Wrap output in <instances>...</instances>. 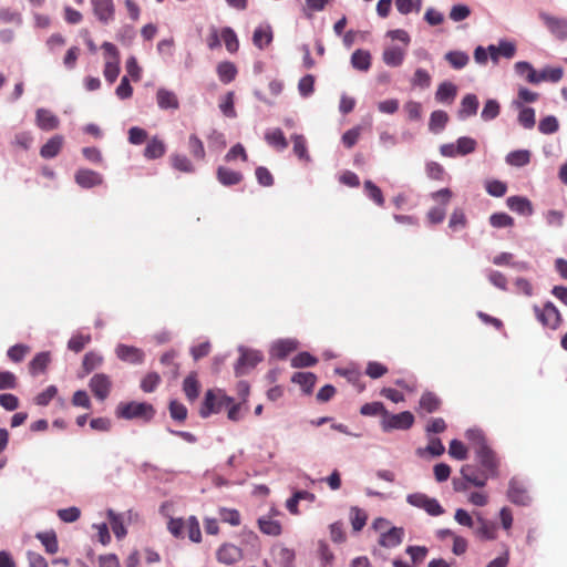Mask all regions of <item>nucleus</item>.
I'll list each match as a JSON object with an SVG mask.
<instances>
[{"label": "nucleus", "mask_w": 567, "mask_h": 567, "mask_svg": "<svg viewBox=\"0 0 567 567\" xmlns=\"http://www.w3.org/2000/svg\"><path fill=\"white\" fill-rule=\"evenodd\" d=\"M116 416L124 420L142 419L151 421L155 415V410L152 404L146 402H121L116 406Z\"/></svg>", "instance_id": "1"}, {"label": "nucleus", "mask_w": 567, "mask_h": 567, "mask_svg": "<svg viewBox=\"0 0 567 567\" xmlns=\"http://www.w3.org/2000/svg\"><path fill=\"white\" fill-rule=\"evenodd\" d=\"M233 402L234 399L221 390H208L205 394L199 414L202 417H208L213 413H219L223 409H227Z\"/></svg>", "instance_id": "2"}, {"label": "nucleus", "mask_w": 567, "mask_h": 567, "mask_svg": "<svg viewBox=\"0 0 567 567\" xmlns=\"http://www.w3.org/2000/svg\"><path fill=\"white\" fill-rule=\"evenodd\" d=\"M453 194L450 188H441L430 194V197L440 205L432 207L427 212V220L431 224H441L446 215V206L449 205Z\"/></svg>", "instance_id": "3"}, {"label": "nucleus", "mask_w": 567, "mask_h": 567, "mask_svg": "<svg viewBox=\"0 0 567 567\" xmlns=\"http://www.w3.org/2000/svg\"><path fill=\"white\" fill-rule=\"evenodd\" d=\"M238 352L240 355L234 368L237 377L247 374L264 359L259 350L248 349L244 346L238 347Z\"/></svg>", "instance_id": "4"}, {"label": "nucleus", "mask_w": 567, "mask_h": 567, "mask_svg": "<svg viewBox=\"0 0 567 567\" xmlns=\"http://www.w3.org/2000/svg\"><path fill=\"white\" fill-rule=\"evenodd\" d=\"M414 424V415L410 411H403L398 414H392L386 411L384 417L381 419V429L383 432H391L393 430L405 431Z\"/></svg>", "instance_id": "5"}, {"label": "nucleus", "mask_w": 567, "mask_h": 567, "mask_svg": "<svg viewBox=\"0 0 567 567\" xmlns=\"http://www.w3.org/2000/svg\"><path fill=\"white\" fill-rule=\"evenodd\" d=\"M538 18L555 39L567 40V18L557 17L543 10L538 12Z\"/></svg>", "instance_id": "6"}, {"label": "nucleus", "mask_w": 567, "mask_h": 567, "mask_svg": "<svg viewBox=\"0 0 567 567\" xmlns=\"http://www.w3.org/2000/svg\"><path fill=\"white\" fill-rule=\"evenodd\" d=\"M406 502L416 508L425 511L430 516L444 514V508L436 498L429 497L424 493H412L406 496Z\"/></svg>", "instance_id": "7"}, {"label": "nucleus", "mask_w": 567, "mask_h": 567, "mask_svg": "<svg viewBox=\"0 0 567 567\" xmlns=\"http://www.w3.org/2000/svg\"><path fill=\"white\" fill-rule=\"evenodd\" d=\"M507 497L512 503L520 506H527L532 502L526 483L518 477L511 478Z\"/></svg>", "instance_id": "8"}, {"label": "nucleus", "mask_w": 567, "mask_h": 567, "mask_svg": "<svg viewBox=\"0 0 567 567\" xmlns=\"http://www.w3.org/2000/svg\"><path fill=\"white\" fill-rule=\"evenodd\" d=\"M534 312L537 320L550 329H556L560 322V313L551 301H547L543 308L534 306Z\"/></svg>", "instance_id": "9"}, {"label": "nucleus", "mask_w": 567, "mask_h": 567, "mask_svg": "<svg viewBox=\"0 0 567 567\" xmlns=\"http://www.w3.org/2000/svg\"><path fill=\"white\" fill-rule=\"evenodd\" d=\"M92 11L96 20L109 25L115 20L114 0H90Z\"/></svg>", "instance_id": "10"}, {"label": "nucleus", "mask_w": 567, "mask_h": 567, "mask_svg": "<svg viewBox=\"0 0 567 567\" xmlns=\"http://www.w3.org/2000/svg\"><path fill=\"white\" fill-rule=\"evenodd\" d=\"M475 454L483 470L492 477L497 476L498 460L494 451L488 445L481 446L480 450L475 451Z\"/></svg>", "instance_id": "11"}, {"label": "nucleus", "mask_w": 567, "mask_h": 567, "mask_svg": "<svg viewBox=\"0 0 567 567\" xmlns=\"http://www.w3.org/2000/svg\"><path fill=\"white\" fill-rule=\"evenodd\" d=\"M115 354L121 361L131 364H142L145 360V353L142 349L124 343L116 346Z\"/></svg>", "instance_id": "12"}, {"label": "nucleus", "mask_w": 567, "mask_h": 567, "mask_svg": "<svg viewBox=\"0 0 567 567\" xmlns=\"http://www.w3.org/2000/svg\"><path fill=\"white\" fill-rule=\"evenodd\" d=\"M89 386L95 398L103 401L111 392L112 382L105 373H96L91 378Z\"/></svg>", "instance_id": "13"}, {"label": "nucleus", "mask_w": 567, "mask_h": 567, "mask_svg": "<svg viewBox=\"0 0 567 567\" xmlns=\"http://www.w3.org/2000/svg\"><path fill=\"white\" fill-rule=\"evenodd\" d=\"M75 183L82 188H93L103 184V176L89 168H79L74 175Z\"/></svg>", "instance_id": "14"}, {"label": "nucleus", "mask_w": 567, "mask_h": 567, "mask_svg": "<svg viewBox=\"0 0 567 567\" xmlns=\"http://www.w3.org/2000/svg\"><path fill=\"white\" fill-rule=\"evenodd\" d=\"M216 557L221 564L234 565L243 559V550L234 544L225 543L218 548Z\"/></svg>", "instance_id": "15"}, {"label": "nucleus", "mask_w": 567, "mask_h": 567, "mask_svg": "<svg viewBox=\"0 0 567 567\" xmlns=\"http://www.w3.org/2000/svg\"><path fill=\"white\" fill-rule=\"evenodd\" d=\"M35 125L42 131H53L59 127L60 120L48 109L40 107L35 111Z\"/></svg>", "instance_id": "16"}, {"label": "nucleus", "mask_w": 567, "mask_h": 567, "mask_svg": "<svg viewBox=\"0 0 567 567\" xmlns=\"http://www.w3.org/2000/svg\"><path fill=\"white\" fill-rule=\"evenodd\" d=\"M461 474L466 483H470L476 487H484L488 477L491 476L484 470L480 473L475 466L471 464L463 465L461 468Z\"/></svg>", "instance_id": "17"}, {"label": "nucleus", "mask_w": 567, "mask_h": 567, "mask_svg": "<svg viewBox=\"0 0 567 567\" xmlns=\"http://www.w3.org/2000/svg\"><path fill=\"white\" fill-rule=\"evenodd\" d=\"M507 207L522 216H532L534 208L532 202L524 196H509L506 199Z\"/></svg>", "instance_id": "18"}, {"label": "nucleus", "mask_w": 567, "mask_h": 567, "mask_svg": "<svg viewBox=\"0 0 567 567\" xmlns=\"http://www.w3.org/2000/svg\"><path fill=\"white\" fill-rule=\"evenodd\" d=\"M403 528L393 526L380 534L379 544L385 548H394L403 542Z\"/></svg>", "instance_id": "19"}, {"label": "nucleus", "mask_w": 567, "mask_h": 567, "mask_svg": "<svg viewBox=\"0 0 567 567\" xmlns=\"http://www.w3.org/2000/svg\"><path fill=\"white\" fill-rule=\"evenodd\" d=\"M477 527L475 528V535L482 540H493L496 538L497 526L495 523L485 519L481 514L476 517Z\"/></svg>", "instance_id": "20"}, {"label": "nucleus", "mask_w": 567, "mask_h": 567, "mask_svg": "<svg viewBox=\"0 0 567 567\" xmlns=\"http://www.w3.org/2000/svg\"><path fill=\"white\" fill-rule=\"evenodd\" d=\"M156 102L161 110H177L179 107L177 95L165 87L157 90Z\"/></svg>", "instance_id": "21"}, {"label": "nucleus", "mask_w": 567, "mask_h": 567, "mask_svg": "<svg viewBox=\"0 0 567 567\" xmlns=\"http://www.w3.org/2000/svg\"><path fill=\"white\" fill-rule=\"evenodd\" d=\"M298 342L293 339H280L272 343L270 355L277 359H285L290 352L296 350Z\"/></svg>", "instance_id": "22"}, {"label": "nucleus", "mask_w": 567, "mask_h": 567, "mask_svg": "<svg viewBox=\"0 0 567 567\" xmlns=\"http://www.w3.org/2000/svg\"><path fill=\"white\" fill-rule=\"evenodd\" d=\"M274 39L272 29L269 24L258 25L252 34V43L259 50H264L268 47Z\"/></svg>", "instance_id": "23"}, {"label": "nucleus", "mask_w": 567, "mask_h": 567, "mask_svg": "<svg viewBox=\"0 0 567 567\" xmlns=\"http://www.w3.org/2000/svg\"><path fill=\"white\" fill-rule=\"evenodd\" d=\"M478 99L475 94L468 93L463 96L461 101V106L458 110V117L461 120H465L467 117L474 116L478 110Z\"/></svg>", "instance_id": "24"}, {"label": "nucleus", "mask_w": 567, "mask_h": 567, "mask_svg": "<svg viewBox=\"0 0 567 567\" xmlns=\"http://www.w3.org/2000/svg\"><path fill=\"white\" fill-rule=\"evenodd\" d=\"M63 136L54 135L41 147L40 155L45 159L54 158L61 151L63 145Z\"/></svg>", "instance_id": "25"}, {"label": "nucleus", "mask_w": 567, "mask_h": 567, "mask_svg": "<svg viewBox=\"0 0 567 567\" xmlns=\"http://www.w3.org/2000/svg\"><path fill=\"white\" fill-rule=\"evenodd\" d=\"M50 362L51 354L49 351L39 352L29 363L30 374L37 377L43 373L47 370Z\"/></svg>", "instance_id": "26"}, {"label": "nucleus", "mask_w": 567, "mask_h": 567, "mask_svg": "<svg viewBox=\"0 0 567 567\" xmlns=\"http://www.w3.org/2000/svg\"><path fill=\"white\" fill-rule=\"evenodd\" d=\"M457 94V87L454 83L444 81L435 92V100L440 103H452Z\"/></svg>", "instance_id": "27"}, {"label": "nucleus", "mask_w": 567, "mask_h": 567, "mask_svg": "<svg viewBox=\"0 0 567 567\" xmlns=\"http://www.w3.org/2000/svg\"><path fill=\"white\" fill-rule=\"evenodd\" d=\"M217 179L224 186H233L241 182L243 174L228 167L219 166L217 168Z\"/></svg>", "instance_id": "28"}, {"label": "nucleus", "mask_w": 567, "mask_h": 567, "mask_svg": "<svg viewBox=\"0 0 567 567\" xmlns=\"http://www.w3.org/2000/svg\"><path fill=\"white\" fill-rule=\"evenodd\" d=\"M169 161L172 167L178 172L187 174L196 172L194 163L184 154L174 153L171 155Z\"/></svg>", "instance_id": "29"}, {"label": "nucleus", "mask_w": 567, "mask_h": 567, "mask_svg": "<svg viewBox=\"0 0 567 567\" xmlns=\"http://www.w3.org/2000/svg\"><path fill=\"white\" fill-rule=\"evenodd\" d=\"M351 65L353 69L367 72L371 68V54L367 50L358 49L351 55Z\"/></svg>", "instance_id": "30"}, {"label": "nucleus", "mask_w": 567, "mask_h": 567, "mask_svg": "<svg viewBox=\"0 0 567 567\" xmlns=\"http://www.w3.org/2000/svg\"><path fill=\"white\" fill-rule=\"evenodd\" d=\"M267 144L277 151H284L288 146V142L280 128L267 130L265 133Z\"/></svg>", "instance_id": "31"}, {"label": "nucleus", "mask_w": 567, "mask_h": 567, "mask_svg": "<svg viewBox=\"0 0 567 567\" xmlns=\"http://www.w3.org/2000/svg\"><path fill=\"white\" fill-rule=\"evenodd\" d=\"M404 55L405 53L401 48L393 45L383 51L382 59L388 66L396 68L403 63Z\"/></svg>", "instance_id": "32"}, {"label": "nucleus", "mask_w": 567, "mask_h": 567, "mask_svg": "<svg viewBox=\"0 0 567 567\" xmlns=\"http://www.w3.org/2000/svg\"><path fill=\"white\" fill-rule=\"evenodd\" d=\"M166 152V145L162 140H159L157 136L152 137L145 150H144V156L147 159H156L161 158Z\"/></svg>", "instance_id": "33"}, {"label": "nucleus", "mask_w": 567, "mask_h": 567, "mask_svg": "<svg viewBox=\"0 0 567 567\" xmlns=\"http://www.w3.org/2000/svg\"><path fill=\"white\" fill-rule=\"evenodd\" d=\"M216 71L219 81L225 84L233 82L238 73L236 65L229 61L218 63Z\"/></svg>", "instance_id": "34"}, {"label": "nucleus", "mask_w": 567, "mask_h": 567, "mask_svg": "<svg viewBox=\"0 0 567 567\" xmlns=\"http://www.w3.org/2000/svg\"><path fill=\"white\" fill-rule=\"evenodd\" d=\"M449 122V115L445 111L436 110L430 115L429 130L434 133H441Z\"/></svg>", "instance_id": "35"}, {"label": "nucleus", "mask_w": 567, "mask_h": 567, "mask_svg": "<svg viewBox=\"0 0 567 567\" xmlns=\"http://www.w3.org/2000/svg\"><path fill=\"white\" fill-rule=\"evenodd\" d=\"M515 73L524 78L530 84H537V71L527 61H518L514 64Z\"/></svg>", "instance_id": "36"}, {"label": "nucleus", "mask_w": 567, "mask_h": 567, "mask_svg": "<svg viewBox=\"0 0 567 567\" xmlns=\"http://www.w3.org/2000/svg\"><path fill=\"white\" fill-rule=\"evenodd\" d=\"M23 23L22 13L10 7L0 8V24H14L21 27Z\"/></svg>", "instance_id": "37"}, {"label": "nucleus", "mask_w": 567, "mask_h": 567, "mask_svg": "<svg viewBox=\"0 0 567 567\" xmlns=\"http://www.w3.org/2000/svg\"><path fill=\"white\" fill-rule=\"evenodd\" d=\"M564 70L560 66L551 68L546 66L542 71L537 72V84L540 82L557 83L563 79Z\"/></svg>", "instance_id": "38"}, {"label": "nucleus", "mask_w": 567, "mask_h": 567, "mask_svg": "<svg viewBox=\"0 0 567 567\" xmlns=\"http://www.w3.org/2000/svg\"><path fill=\"white\" fill-rule=\"evenodd\" d=\"M515 105L520 109L518 113L517 121L518 123L527 130H530L535 126V110L529 106H523L520 102H515Z\"/></svg>", "instance_id": "39"}, {"label": "nucleus", "mask_w": 567, "mask_h": 567, "mask_svg": "<svg viewBox=\"0 0 567 567\" xmlns=\"http://www.w3.org/2000/svg\"><path fill=\"white\" fill-rule=\"evenodd\" d=\"M187 147H188L189 154L193 156L194 159L205 161L206 151L204 147V143L196 134L189 135Z\"/></svg>", "instance_id": "40"}, {"label": "nucleus", "mask_w": 567, "mask_h": 567, "mask_svg": "<svg viewBox=\"0 0 567 567\" xmlns=\"http://www.w3.org/2000/svg\"><path fill=\"white\" fill-rule=\"evenodd\" d=\"M420 409L426 413H433L440 409L441 400L433 392H424L419 402Z\"/></svg>", "instance_id": "41"}, {"label": "nucleus", "mask_w": 567, "mask_h": 567, "mask_svg": "<svg viewBox=\"0 0 567 567\" xmlns=\"http://www.w3.org/2000/svg\"><path fill=\"white\" fill-rule=\"evenodd\" d=\"M511 166L523 167L530 162V152L527 150H517L509 152L505 158Z\"/></svg>", "instance_id": "42"}, {"label": "nucleus", "mask_w": 567, "mask_h": 567, "mask_svg": "<svg viewBox=\"0 0 567 567\" xmlns=\"http://www.w3.org/2000/svg\"><path fill=\"white\" fill-rule=\"evenodd\" d=\"M316 375L311 372H296L291 381L299 384L306 393H310L316 384Z\"/></svg>", "instance_id": "43"}, {"label": "nucleus", "mask_w": 567, "mask_h": 567, "mask_svg": "<svg viewBox=\"0 0 567 567\" xmlns=\"http://www.w3.org/2000/svg\"><path fill=\"white\" fill-rule=\"evenodd\" d=\"M276 561L280 567H291L295 559V551L284 546H277L272 549Z\"/></svg>", "instance_id": "44"}, {"label": "nucleus", "mask_w": 567, "mask_h": 567, "mask_svg": "<svg viewBox=\"0 0 567 567\" xmlns=\"http://www.w3.org/2000/svg\"><path fill=\"white\" fill-rule=\"evenodd\" d=\"M445 60L450 63V65L455 70H461L465 68L470 61V56L467 53L463 51H449L444 55Z\"/></svg>", "instance_id": "45"}, {"label": "nucleus", "mask_w": 567, "mask_h": 567, "mask_svg": "<svg viewBox=\"0 0 567 567\" xmlns=\"http://www.w3.org/2000/svg\"><path fill=\"white\" fill-rule=\"evenodd\" d=\"M410 82L413 87L425 90L431 86L432 76L425 69L417 68Z\"/></svg>", "instance_id": "46"}, {"label": "nucleus", "mask_w": 567, "mask_h": 567, "mask_svg": "<svg viewBox=\"0 0 567 567\" xmlns=\"http://www.w3.org/2000/svg\"><path fill=\"white\" fill-rule=\"evenodd\" d=\"M258 525L260 530L269 536H278L282 530L281 524L271 517H260L258 519Z\"/></svg>", "instance_id": "47"}, {"label": "nucleus", "mask_w": 567, "mask_h": 567, "mask_svg": "<svg viewBox=\"0 0 567 567\" xmlns=\"http://www.w3.org/2000/svg\"><path fill=\"white\" fill-rule=\"evenodd\" d=\"M107 517L115 537L118 539L123 538L127 533L123 517L120 514H116L113 509L107 511Z\"/></svg>", "instance_id": "48"}, {"label": "nucleus", "mask_w": 567, "mask_h": 567, "mask_svg": "<svg viewBox=\"0 0 567 567\" xmlns=\"http://www.w3.org/2000/svg\"><path fill=\"white\" fill-rule=\"evenodd\" d=\"M364 194L368 198L374 202L378 206H383L384 197L382 190L372 181L368 179L363 184Z\"/></svg>", "instance_id": "49"}, {"label": "nucleus", "mask_w": 567, "mask_h": 567, "mask_svg": "<svg viewBox=\"0 0 567 567\" xmlns=\"http://www.w3.org/2000/svg\"><path fill=\"white\" fill-rule=\"evenodd\" d=\"M501 105L495 99H488L481 112V118L485 122H489L499 115Z\"/></svg>", "instance_id": "50"}, {"label": "nucleus", "mask_w": 567, "mask_h": 567, "mask_svg": "<svg viewBox=\"0 0 567 567\" xmlns=\"http://www.w3.org/2000/svg\"><path fill=\"white\" fill-rule=\"evenodd\" d=\"M183 390L189 401H194L199 394V383L195 374H189L183 382Z\"/></svg>", "instance_id": "51"}, {"label": "nucleus", "mask_w": 567, "mask_h": 567, "mask_svg": "<svg viewBox=\"0 0 567 567\" xmlns=\"http://www.w3.org/2000/svg\"><path fill=\"white\" fill-rule=\"evenodd\" d=\"M220 37L225 42L228 52L235 53L238 51L239 42L235 31L230 27H225L221 30Z\"/></svg>", "instance_id": "52"}, {"label": "nucleus", "mask_w": 567, "mask_h": 567, "mask_svg": "<svg viewBox=\"0 0 567 567\" xmlns=\"http://www.w3.org/2000/svg\"><path fill=\"white\" fill-rule=\"evenodd\" d=\"M37 538L42 543L49 554H55L59 550L58 539L54 532L38 533Z\"/></svg>", "instance_id": "53"}, {"label": "nucleus", "mask_w": 567, "mask_h": 567, "mask_svg": "<svg viewBox=\"0 0 567 567\" xmlns=\"http://www.w3.org/2000/svg\"><path fill=\"white\" fill-rule=\"evenodd\" d=\"M291 140L293 142V153L300 158L306 162L310 161V156L307 148V142L303 135L300 134H293L291 136Z\"/></svg>", "instance_id": "54"}, {"label": "nucleus", "mask_w": 567, "mask_h": 567, "mask_svg": "<svg viewBox=\"0 0 567 567\" xmlns=\"http://www.w3.org/2000/svg\"><path fill=\"white\" fill-rule=\"evenodd\" d=\"M234 92L226 93L219 102V110L221 113L229 118H235L237 116L235 106H234Z\"/></svg>", "instance_id": "55"}, {"label": "nucleus", "mask_w": 567, "mask_h": 567, "mask_svg": "<svg viewBox=\"0 0 567 567\" xmlns=\"http://www.w3.org/2000/svg\"><path fill=\"white\" fill-rule=\"evenodd\" d=\"M91 342L90 334L74 333L68 341V349L79 353Z\"/></svg>", "instance_id": "56"}, {"label": "nucleus", "mask_w": 567, "mask_h": 567, "mask_svg": "<svg viewBox=\"0 0 567 567\" xmlns=\"http://www.w3.org/2000/svg\"><path fill=\"white\" fill-rule=\"evenodd\" d=\"M458 156H465L475 152L477 142L468 136L458 137L455 142Z\"/></svg>", "instance_id": "57"}, {"label": "nucleus", "mask_w": 567, "mask_h": 567, "mask_svg": "<svg viewBox=\"0 0 567 567\" xmlns=\"http://www.w3.org/2000/svg\"><path fill=\"white\" fill-rule=\"evenodd\" d=\"M120 60H106L103 69V75L109 83H114L120 74Z\"/></svg>", "instance_id": "58"}, {"label": "nucleus", "mask_w": 567, "mask_h": 567, "mask_svg": "<svg viewBox=\"0 0 567 567\" xmlns=\"http://www.w3.org/2000/svg\"><path fill=\"white\" fill-rule=\"evenodd\" d=\"M558 120L554 115H547L539 121L538 130L542 134L550 135L558 131Z\"/></svg>", "instance_id": "59"}, {"label": "nucleus", "mask_w": 567, "mask_h": 567, "mask_svg": "<svg viewBox=\"0 0 567 567\" xmlns=\"http://www.w3.org/2000/svg\"><path fill=\"white\" fill-rule=\"evenodd\" d=\"M466 439L476 450H480L481 446H487V442L484 435V432L481 429H468L465 433Z\"/></svg>", "instance_id": "60"}, {"label": "nucleus", "mask_w": 567, "mask_h": 567, "mask_svg": "<svg viewBox=\"0 0 567 567\" xmlns=\"http://www.w3.org/2000/svg\"><path fill=\"white\" fill-rule=\"evenodd\" d=\"M103 362V358L101 354L90 351L87 352L82 361V367L85 373H90L94 369L99 368Z\"/></svg>", "instance_id": "61"}, {"label": "nucleus", "mask_w": 567, "mask_h": 567, "mask_svg": "<svg viewBox=\"0 0 567 567\" xmlns=\"http://www.w3.org/2000/svg\"><path fill=\"white\" fill-rule=\"evenodd\" d=\"M485 189L493 197H503L507 192V185L498 179H489L485 182Z\"/></svg>", "instance_id": "62"}, {"label": "nucleus", "mask_w": 567, "mask_h": 567, "mask_svg": "<svg viewBox=\"0 0 567 567\" xmlns=\"http://www.w3.org/2000/svg\"><path fill=\"white\" fill-rule=\"evenodd\" d=\"M185 528L187 529L188 537L194 543L202 540V533L199 522L195 516H189L185 522Z\"/></svg>", "instance_id": "63"}, {"label": "nucleus", "mask_w": 567, "mask_h": 567, "mask_svg": "<svg viewBox=\"0 0 567 567\" xmlns=\"http://www.w3.org/2000/svg\"><path fill=\"white\" fill-rule=\"evenodd\" d=\"M489 224L494 228H506L514 225V219L506 213H494L489 216Z\"/></svg>", "instance_id": "64"}]
</instances>
